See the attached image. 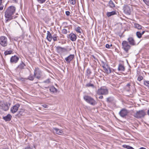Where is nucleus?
<instances>
[{"instance_id": "1", "label": "nucleus", "mask_w": 149, "mask_h": 149, "mask_svg": "<svg viewBox=\"0 0 149 149\" xmlns=\"http://www.w3.org/2000/svg\"><path fill=\"white\" fill-rule=\"evenodd\" d=\"M16 10L15 7L13 6H10L7 8L5 12V16L6 22L15 19L17 17L14 15Z\"/></svg>"}, {"instance_id": "2", "label": "nucleus", "mask_w": 149, "mask_h": 149, "mask_svg": "<svg viewBox=\"0 0 149 149\" xmlns=\"http://www.w3.org/2000/svg\"><path fill=\"white\" fill-rule=\"evenodd\" d=\"M84 99L87 103L92 106H94L97 103L93 98L88 95H85L84 97Z\"/></svg>"}, {"instance_id": "3", "label": "nucleus", "mask_w": 149, "mask_h": 149, "mask_svg": "<svg viewBox=\"0 0 149 149\" xmlns=\"http://www.w3.org/2000/svg\"><path fill=\"white\" fill-rule=\"evenodd\" d=\"M146 115L145 110H142L136 111V113L134 114V116L138 118H143Z\"/></svg>"}, {"instance_id": "4", "label": "nucleus", "mask_w": 149, "mask_h": 149, "mask_svg": "<svg viewBox=\"0 0 149 149\" xmlns=\"http://www.w3.org/2000/svg\"><path fill=\"white\" fill-rule=\"evenodd\" d=\"M122 48L127 53L128 52L129 50L131 48V46L129 45L128 42L126 41H123L122 43Z\"/></svg>"}, {"instance_id": "5", "label": "nucleus", "mask_w": 149, "mask_h": 149, "mask_svg": "<svg viewBox=\"0 0 149 149\" xmlns=\"http://www.w3.org/2000/svg\"><path fill=\"white\" fill-rule=\"evenodd\" d=\"M97 93L98 95H106L108 93V90L105 87H101L97 91Z\"/></svg>"}, {"instance_id": "6", "label": "nucleus", "mask_w": 149, "mask_h": 149, "mask_svg": "<svg viewBox=\"0 0 149 149\" xmlns=\"http://www.w3.org/2000/svg\"><path fill=\"white\" fill-rule=\"evenodd\" d=\"M34 75L36 78L40 79L42 75V72L38 68H35L34 71Z\"/></svg>"}, {"instance_id": "7", "label": "nucleus", "mask_w": 149, "mask_h": 149, "mask_svg": "<svg viewBox=\"0 0 149 149\" xmlns=\"http://www.w3.org/2000/svg\"><path fill=\"white\" fill-rule=\"evenodd\" d=\"M0 44L3 47L6 46L7 45V39L4 36H2L0 38Z\"/></svg>"}, {"instance_id": "8", "label": "nucleus", "mask_w": 149, "mask_h": 149, "mask_svg": "<svg viewBox=\"0 0 149 149\" xmlns=\"http://www.w3.org/2000/svg\"><path fill=\"white\" fill-rule=\"evenodd\" d=\"M128 113V111L126 109H123L119 112V114L122 117L125 118Z\"/></svg>"}, {"instance_id": "9", "label": "nucleus", "mask_w": 149, "mask_h": 149, "mask_svg": "<svg viewBox=\"0 0 149 149\" xmlns=\"http://www.w3.org/2000/svg\"><path fill=\"white\" fill-rule=\"evenodd\" d=\"M131 8H132L131 6L127 5L125 6L123 8L124 13L127 15H130L132 10Z\"/></svg>"}, {"instance_id": "10", "label": "nucleus", "mask_w": 149, "mask_h": 149, "mask_svg": "<svg viewBox=\"0 0 149 149\" xmlns=\"http://www.w3.org/2000/svg\"><path fill=\"white\" fill-rule=\"evenodd\" d=\"M20 107V104H17L12 107L10 109V111L13 113H14L17 112L18 108Z\"/></svg>"}, {"instance_id": "11", "label": "nucleus", "mask_w": 149, "mask_h": 149, "mask_svg": "<svg viewBox=\"0 0 149 149\" xmlns=\"http://www.w3.org/2000/svg\"><path fill=\"white\" fill-rule=\"evenodd\" d=\"M74 57V54H70L68 57L65 58V60L66 61L67 63H70V61L73 60Z\"/></svg>"}, {"instance_id": "12", "label": "nucleus", "mask_w": 149, "mask_h": 149, "mask_svg": "<svg viewBox=\"0 0 149 149\" xmlns=\"http://www.w3.org/2000/svg\"><path fill=\"white\" fill-rule=\"evenodd\" d=\"M26 66L25 64L22 61L19 64L16 68L17 70H21L24 68V67Z\"/></svg>"}, {"instance_id": "13", "label": "nucleus", "mask_w": 149, "mask_h": 149, "mask_svg": "<svg viewBox=\"0 0 149 149\" xmlns=\"http://www.w3.org/2000/svg\"><path fill=\"white\" fill-rule=\"evenodd\" d=\"M69 36V39L72 41H75L77 38L76 35L72 33H71Z\"/></svg>"}, {"instance_id": "14", "label": "nucleus", "mask_w": 149, "mask_h": 149, "mask_svg": "<svg viewBox=\"0 0 149 149\" xmlns=\"http://www.w3.org/2000/svg\"><path fill=\"white\" fill-rule=\"evenodd\" d=\"M127 40L130 45L132 46L136 45V43L134 39L132 37H129L127 39Z\"/></svg>"}, {"instance_id": "15", "label": "nucleus", "mask_w": 149, "mask_h": 149, "mask_svg": "<svg viewBox=\"0 0 149 149\" xmlns=\"http://www.w3.org/2000/svg\"><path fill=\"white\" fill-rule=\"evenodd\" d=\"M19 58L16 56H12L10 58V61L11 63H16L17 62Z\"/></svg>"}, {"instance_id": "16", "label": "nucleus", "mask_w": 149, "mask_h": 149, "mask_svg": "<svg viewBox=\"0 0 149 149\" xmlns=\"http://www.w3.org/2000/svg\"><path fill=\"white\" fill-rule=\"evenodd\" d=\"M56 50L59 52H64L67 51V49L63 47H61L60 46H58L56 47Z\"/></svg>"}, {"instance_id": "17", "label": "nucleus", "mask_w": 149, "mask_h": 149, "mask_svg": "<svg viewBox=\"0 0 149 149\" xmlns=\"http://www.w3.org/2000/svg\"><path fill=\"white\" fill-rule=\"evenodd\" d=\"M91 73L92 71L91 69L90 68H88L86 70V76L87 77V78H90L91 79L93 78H90V76Z\"/></svg>"}, {"instance_id": "18", "label": "nucleus", "mask_w": 149, "mask_h": 149, "mask_svg": "<svg viewBox=\"0 0 149 149\" xmlns=\"http://www.w3.org/2000/svg\"><path fill=\"white\" fill-rule=\"evenodd\" d=\"M134 27L139 30H143L144 28L141 25L137 23H134Z\"/></svg>"}, {"instance_id": "19", "label": "nucleus", "mask_w": 149, "mask_h": 149, "mask_svg": "<svg viewBox=\"0 0 149 149\" xmlns=\"http://www.w3.org/2000/svg\"><path fill=\"white\" fill-rule=\"evenodd\" d=\"M11 118L12 116L8 114L6 116L3 117V118L6 121H10L11 120Z\"/></svg>"}, {"instance_id": "20", "label": "nucleus", "mask_w": 149, "mask_h": 149, "mask_svg": "<svg viewBox=\"0 0 149 149\" xmlns=\"http://www.w3.org/2000/svg\"><path fill=\"white\" fill-rule=\"evenodd\" d=\"M1 109H2L5 111L8 110L9 109V107L7 104H2L0 106Z\"/></svg>"}, {"instance_id": "21", "label": "nucleus", "mask_w": 149, "mask_h": 149, "mask_svg": "<svg viewBox=\"0 0 149 149\" xmlns=\"http://www.w3.org/2000/svg\"><path fill=\"white\" fill-rule=\"evenodd\" d=\"M53 130L54 131V132L58 134L61 135L63 133V131L62 130H59L57 128H54Z\"/></svg>"}, {"instance_id": "22", "label": "nucleus", "mask_w": 149, "mask_h": 149, "mask_svg": "<svg viewBox=\"0 0 149 149\" xmlns=\"http://www.w3.org/2000/svg\"><path fill=\"white\" fill-rule=\"evenodd\" d=\"M47 38L49 42L51 41L52 39V37L49 31L47 32Z\"/></svg>"}, {"instance_id": "23", "label": "nucleus", "mask_w": 149, "mask_h": 149, "mask_svg": "<svg viewBox=\"0 0 149 149\" xmlns=\"http://www.w3.org/2000/svg\"><path fill=\"white\" fill-rule=\"evenodd\" d=\"M125 67L124 65L121 64H119L118 65V70L119 71H124L125 70Z\"/></svg>"}, {"instance_id": "24", "label": "nucleus", "mask_w": 149, "mask_h": 149, "mask_svg": "<svg viewBox=\"0 0 149 149\" xmlns=\"http://www.w3.org/2000/svg\"><path fill=\"white\" fill-rule=\"evenodd\" d=\"M49 91L51 92L54 93H56L57 91V90L55 87L53 86L50 87Z\"/></svg>"}, {"instance_id": "25", "label": "nucleus", "mask_w": 149, "mask_h": 149, "mask_svg": "<svg viewBox=\"0 0 149 149\" xmlns=\"http://www.w3.org/2000/svg\"><path fill=\"white\" fill-rule=\"evenodd\" d=\"M116 14V12L115 11H112L111 12H107V14L106 15L108 17H110L111 16L115 15Z\"/></svg>"}, {"instance_id": "26", "label": "nucleus", "mask_w": 149, "mask_h": 149, "mask_svg": "<svg viewBox=\"0 0 149 149\" xmlns=\"http://www.w3.org/2000/svg\"><path fill=\"white\" fill-rule=\"evenodd\" d=\"M109 6L111 8H113L115 7V4L113 1L110 0L109 3Z\"/></svg>"}, {"instance_id": "27", "label": "nucleus", "mask_w": 149, "mask_h": 149, "mask_svg": "<svg viewBox=\"0 0 149 149\" xmlns=\"http://www.w3.org/2000/svg\"><path fill=\"white\" fill-rule=\"evenodd\" d=\"M91 81H90V82L89 83H88L87 84L85 85V86L86 87H91L92 88H94L95 87L94 85L93 84H92L91 83Z\"/></svg>"}, {"instance_id": "28", "label": "nucleus", "mask_w": 149, "mask_h": 149, "mask_svg": "<svg viewBox=\"0 0 149 149\" xmlns=\"http://www.w3.org/2000/svg\"><path fill=\"white\" fill-rule=\"evenodd\" d=\"M35 77L34 76V75H33L32 74H30L29 76L28 77L27 79L31 81H33L34 80Z\"/></svg>"}, {"instance_id": "29", "label": "nucleus", "mask_w": 149, "mask_h": 149, "mask_svg": "<svg viewBox=\"0 0 149 149\" xmlns=\"http://www.w3.org/2000/svg\"><path fill=\"white\" fill-rule=\"evenodd\" d=\"M144 85L147 87L149 88V81L145 80L143 81Z\"/></svg>"}, {"instance_id": "30", "label": "nucleus", "mask_w": 149, "mask_h": 149, "mask_svg": "<svg viewBox=\"0 0 149 149\" xmlns=\"http://www.w3.org/2000/svg\"><path fill=\"white\" fill-rule=\"evenodd\" d=\"M113 100V97H109L107 98V101L108 102H111Z\"/></svg>"}, {"instance_id": "31", "label": "nucleus", "mask_w": 149, "mask_h": 149, "mask_svg": "<svg viewBox=\"0 0 149 149\" xmlns=\"http://www.w3.org/2000/svg\"><path fill=\"white\" fill-rule=\"evenodd\" d=\"M13 52V51L12 50H7L4 52V54L5 55H7L8 54H10L12 53Z\"/></svg>"}, {"instance_id": "32", "label": "nucleus", "mask_w": 149, "mask_h": 149, "mask_svg": "<svg viewBox=\"0 0 149 149\" xmlns=\"http://www.w3.org/2000/svg\"><path fill=\"white\" fill-rule=\"evenodd\" d=\"M51 83L50 81V79H47L46 80L44 81L43 82V83L44 84H49Z\"/></svg>"}, {"instance_id": "33", "label": "nucleus", "mask_w": 149, "mask_h": 149, "mask_svg": "<svg viewBox=\"0 0 149 149\" xmlns=\"http://www.w3.org/2000/svg\"><path fill=\"white\" fill-rule=\"evenodd\" d=\"M136 35L138 38H141L142 37V35L140 32L137 31L136 32Z\"/></svg>"}, {"instance_id": "34", "label": "nucleus", "mask_w": 149, "mask_h": 149, "mask_svg": "<svg viewBox=\"0 0 149 149\" xmlns=\"http://www.w3.org/2000/svg\"><path fill=\"white\" fill-rule=\"evenodd\" d=\"M80 27L79 26L75 29V31L78 33H81V32L80 31Z\"/></svg>"}, {"instance_id": "35", "label": "nucleus", "mask_w": 149, "mask_h": 149, "mask_svg": "<svg viewBox=\"0 0 149 149\" xmlns=\"http://www.w3.org/2000/svg\"><path fill=\"white\" fill-rule=\"evenodd\" d=\"M143 76L139 75L137 78V80L139 81H141L143 79Z\"/></svg>"}, {"instance_id": "36", "label": "nucleus", "mask_w": 149, "mask_h": 149, "mask_svg": "<svg viewBox=\"0 0 149 149\" xmlns=\"http://www.w3.org/2000/svg\"><path fill=\"white\" fill-rule=\"evenodd\" d=\"M70 3L72 5H74L76 3L75 0H69Z\"/></svg>"}, {"instance_id": "37", "label": "nucleus", "mask_w": 149, "mask_h": 149, "mask_svg": "<svg viewBox=\"0 0 149 149\" xmlns=\"http://www.w3.org/2000/svg\"><path fill=\"white\" fill-rule=\"evenodd\" d=\"M52 38L54 41L57 40V36L56 34H54L52 37Z\"/></svg>"}, {"instance_id": "38", "label": "nucleus", "mask_w": 149, "mask_h": 149, "mask_svg": "<svg viewBox=\"0 0 149 149\" xmlns=\"http://www.w3.org/2000/svg\"><path fill=\"white\" fill-rule=\"evenodd\" d=\"M106 71L105 72L107 73H111V70L110 68H109L108 69H105Z\"/></svg>"}, {"instance_id": "39", "label": "nucleus", "mask_w": 149, "mask_h": 149, "mask_svg": "<svg viewBox=\"0 0 149 149\" xmlns=\"http://www.w3.org/2000/svg\"><path fill=\"white\" fill-rule=\"evenodd\" d=\"M62 33L64 34H66L67 33V29H62Z\"/></svg>"}, {"instance_id": "40", "label": "nucleus", "mask_w": 149, "mask_h": 149, "mask_svg": "<svg viewBox=\"0 0 149 149\" xmlns=\"http://www.w3.org/2000/svg\"><path fill=\"white\" fill-rule=\"evenodd\" d=\"M143 2L148 6H149V0H143Z\"/></svg>"}, {"instance_id": "41", "label": "nucleus", "mask_w": 149, "mask_h": 149, "mask_svg": "<svg viewBox=\"0 0 149 149\" xmlns=\"http://www.w3.org/2000/svg\"><path fill=\"white\" fill-rule=\"evenodd\" d=\"M37 1L39 3H44L45 1L46 0H37Z\"/></svg>"}, {"instance_id": "42", "label": "nucleus", "mask_w": 149, "mask_h": 149, "mask_svg": "<svg viewBox=\"0 0 149 149\" xmlns=\"http://www.w3.org/2000/svg\"><path fill=\"white\" fill-rule=\"evenodd\" d=\"M112 46V44H111V45H110L109 44H107L105 45V47L109 49L110 48V47Z\"/></svg>"}, {"instance_id": "43", "label": "nucleus", "mask_w": 149, "mask_h": 149, "mask_svg": "<svg viewBox=\"0 0 149 149\" xmlns=\"http://www.w3.org/2000/svg\"><path fill=\"white\" fill-rule=\"evenodd\" d=\"M70 14V12L69 11H66L65 12V14L67 16H69Z\"/></svg>"}, {"instance_id": "44", "label": "nucleus", "mask_w": 149, "mask_h": 149, "mask_svg": "<svg viewBox=\"0 0 149 149\" xmlns=\"http://www.w3.org/2000/svg\"><path fill=\"white\" fill-rule=\"evenodd\" d=\"M3 5L2 4H1V5H0V10H3Z\"/></svg>"}, {"instance_id": "45", "label": "nucleus", "mask_w": 149, "mask_h": 149, "mask_svg": "<svg viewBox=\"0 0 149 149\" xmlns=\"http://www.w3.org/2000/svg\"><path fill=\"white\" fill-rule=\"evenodd\" d=\"M123 147L124 148H126L127 149H128L129 146L126 145H123Z\"/></svg>"}, {"instance_id": "46", "label": "nucleus", "mask_w": 149, "mask_h": 149, "mask_svg": "<svg viewBox=\"0 0 149 149\" xmlns=\"http://www.w3.org/2000/svg\"><path fill=\"white\" fill-rule=\"evenodd\" d=\"M24 149H33L31 148L30 146L29 145L28 146L25 147Z\"/></svg>"}, {"instance_id": "47", "label": "nucleus", "mask_w": 149, "mask_h": 149, "mask_svg": "<svg viewBox=\"0 0 149 149\" xmlns=\"http://www.w3.org/2000/svg\"><path fill=\"white\" fill-rule=\"evenodd\" d=\"M101 63H102V66H105V65L106 64V63L105 62H104V61H101Z\"/></svg>"}, {"instance_id": "48", "label": "nucleus", "mask_w": 149, "mask_h": 149, "mask_svg": "<svg viewBox=\"0 0 149 149\" xmlns=\"http://www.w3.org/2000/svg\"><path fill=\"white\" fill-rule=\"evenodd\" d=\"M130 84H129V83L127 84V85H126V87H128L129 88H130Z\"/></svg>"}, {"instance_id": "49", "label": "nucleus", "mask_w": 149, "mask_h": 149, "mask_svg": "<svg viewBox=\"0 0 149 149\" xmlns=\"http://www.w3.org/2000/svg\"><path fill=\"white\" fill-rule=\"evenodd\" d=\"M42 106H43L44 107L47 108L48 107V105H47L46 104H45L42 105Z\"/></svg>"}, {"instance_id": "50", "label": "nucleus", "mask_w": 149, "mask_h": 149, "mask_svg": "<svg viewBox=\"0 0 149 149\" xmlns=\"http://www.w3.org/2000/svg\"><path fill=\"white\" fill-rule=\"evenodd\" d=\"M102 67L104 69V70L106 72V70H105V69H107V68H106L105 66H102Z\"/></svg>"}, {"instance_id": "51", "label": "nucleus", "mask_w": 149, "mask_h": 149, "mask_svg": "<svg viewBox=\"0 0 149 149\" xmlns=\"http://www.w3.org/2000/svg\"><path fill=\"white\" fill-rule=\"evenodd\" d=\"M24 112L23 111H19V114L20 115H21L22 113V112Z\"/></svg>"}, {"instance_id": "52", "label": "nucleus", "mask_w": 149, "mask_h": 149, "mask_svg": "<svg viewBox=\"0 0 149 149\" xmlns=\"http://www.w3.org/2000/svg\"><path fill=\"white\" fill-rule=\"evenodd\" d=\"M128 149H134L132 147L129 146Z\"/></svg>"}, {"instance_id": "53", "label": "nucleus", "mask_w": 149, "mask_h": 149, "mask_svg": "<svg viewBox=\"0 0 149 149\" xmlns=\"http://www.w3.org/2000/svg\"><path fill=\"white\" fill-rule=\"evenodd\" d=\"M103 98V97L102 96H100L99 97V98L100 99H102Z\"/></svg>"}, {"instance_id": "54", "label": "nucleus", "mask_w": 149, "mask_h": 149, "mask_svg": "<svg viewBox=\"0 0 149 149\" xmlns=\"http://www.w3.org/2000/svg\"><path fill=\"white\" fill-rule=\"evenodd\" d=\"M145 31H143L141 33V34L142 35H143L144 34V33H145Z\"/></svg>"}, {"instance_id": "55", "label": "nucleus", "mask_w": 149, "mask_h": 149, "mask_svg": "<svg viewBox=\"0 0 149 149\" xmlns=\"http://www.w3.org/2000/svg\"><path fill=\"white\" fill-rule=\"evenodd\" d=\"M92 56L93 57V58L94 59L97 60V58L95 57V56H94L93 55Z\"/></svg>"}, {"instance_id": "56", "label": "nucleus", "mask_w": 149, "mask_h": 149, "mask_svg": "<svg viewBox=\"0 0 149 149\" xmlns=\"http://www.w3.org/2000/svg\"><path fill=\"white\" fill-rule=\"evenodd\" d=\"M2 0H0V5H1V4L2 3Z\"/></svg>"}, {"instance_id": "57", "label": "nucleus", "mask_w": 149, "mask_h": 149, "mask_svg": "<svg viewBox=\"0 0 149 149\" xmlns=\"http://www.w3.org/2000/svg\"><path fill=\"white\" fill-rule=\"evenodd\" d=\"M147 114L149 116V109H148L147 111Z\"/></svg>"}, {"instance_id": "58", "label": "nucleus", "mask_w": 149, "mask_h": 149, "mask_svg": "<svg viewBox=\"0 0 149 149\" xmlns=\"http://www.w3.org/2000/svg\"><path fill=\"white\" fill-rule=\"evenodd\" d=\"M140 149H146V148L143 147H141Z\"/></svg>"}, {"instance_id": "59", "label": "nucleus", "mask_w": 149, "mask_h": 149, "mask_svg": "<svg viewBox=\"0 0 149 149\" xmlns=\"http://www.w3.org/2000/svg\"><path fill=\"white\" fill-rule=\"evenodd\" d=\"M2 149H9L8 147H6L5 148H3Z\"/></svg>"}, {"instance_id": "60", "label": "nucleus", "mask_w": 149, "mask_h": 149, "mask_svg": "<svg viewBox=\"0 0 149 149\" xmlns=\"http://www.w3.org/2000/svg\"><path fill=\"white\" fill-rule=\"evenodd\" d=\"M24 79L23 78H22L21 79L22 80V81H24Z\"/></svg>"}, {"instance_id": "61", "label": "nucleus", "mask_w": 149, "mask_h": 149, "mask_svg": "<svg viewBox=\"0 0 149 149\" xmlns=\"http://www.w3.org/2000/svg\"><path fill=\"white\" fill-rule=\"evenodd\" d=\"M92 1H94V0H91Z\"/></svg>"}, {"instance_id": "62", "label": "nucleus", "mask_w": 149, "mask_h": 149, "mask_svg": "<svg viewBox=\"0 0 149 149\" xmlns=\"http://www.w3.org/2000/svg\"><path fill=\"white\" fill-rule=\"evenodd\" d=\"M48 87H45V88H48Z\"/></svg>"}, {"instance_id": "63", "label": "nucleus", "mask_w": 149, "mask_h": 149, "mask_svg": "<svg viewBox=\"0 0 149 149\" xmlns=\"http://www.w3.org/2000/svg\"><path fill=\"white\" fill-rule=\"evenodd\" d=\"M34 148H35V146H34Z\"/></svg>"}]
</instances>
